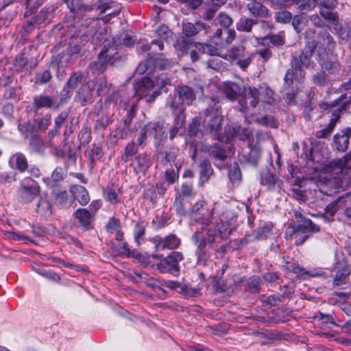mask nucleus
Listing matches in <instances>:
<instances>
[{"label": "nucleus", "instance_id": "f257e3e1", "mask_svg": "<svg viewBox=\"0 0 351 351\" xmlns=\"http://www.w3.org/2000/svg\"><path fill=\"white\" fill-rule=\"evenodd\" d=\"M64 1L66 3L70 11L72 13H75L76 16H74V18H80L81 16L84 18V16L83 15V13H88L93 11L94 10H99V14H101L106 12L112 7V3L109 2L108 0H100L97 5L95 4L86 6H84L83 0H64ZM119 12V10H116L112 12L108 13L106 16L101 19L102 22H101L97 17H88L86 19H82L80 23V21H78L74 25L69 24L68 22H64L65 26L70 28L66 32V34L71 38L77 39V37L82 36V32H83L82 34H84L88 31V27H90L91 26L93 20L97 19L101 24L104 23L105 25H106V23L112 18V16H117Z\"/></svg>", "mask_w": 351, "mask_h": 351}, {"label": "nucleus", "instance_id": "f03ea898", "mask_svg": "<svg viewBox=\"0 0 351 351\" xmlns=\"http://www.w3.org/2000/svg\"><path fill=\"white\" fill-rule=\"evenodd\" d=\"M106 27L107 25L104 23L101 24L97 19L93 20L91 26L88 27V31L80 36L82 41H87L91 38V43L94 45H98L104 40L103 48L99 54V60L92 62L90 64V69L93 73L103 71L104 64H113V59L118 58V57H115L117 46L114 45V38L108 35Z\"/></svg>", "mask_w": 351, "mask_h": 351}, {"label": "nucleus", "instance_id": "7ed1b4c3", "mask_svg": "<svg viewBox=\"0 0 351 351\" xmlns=\"http://www.w3.org/2000/svg\"><path fill=\"white\" fill-rule=\"evenodd\" d=\"M322 192L330 195L337 190H346L351 185V156L346 155L333 160L324 168Z\"/></svg>", "mask_w": 351, "mask_h": 351}, {"label": "nucleus", "instance_id": "20e7f679", "mask_svg": "<svg viewBox=\"0 0 351 351\" xmlns=\"http://www.w3.org/2000/svg\"><path fill=\"white\" fill-rule=\"evenodd\" d=\"M343 89L351 90V79L343 84ZM351 106V93L349 97L347 94L341 95L332 102H323L320 104L322 110H330L332 117L328 125L323 129L315 132V136L319 138H324L330 136L335 128L341 114L350 108Z\"/></svg>", "mask_w": 351, "mask_h": 351}, {"label": "nucleus", "instance_id": "39448f33", "mask_svg": "<svg viewBox=\"0 0 351 351\" xmlns=\"http://www.w3.org/2000/svg\"><path fill=\"white\" fill-rule=\"evenodd\" d=\"M317 43L315 40L308 41L305 49L299 53H295L291 62V68L287 71L284 80L285 84L288 87L293 84V79L304 77V69L313 68L311 56L315 49Z\"/></svg>", "mask_w": 351, "mask_h": 351}, {"label": "nucleus", "instance_id": "423d86ee", "mask_svg": "<svg viewBox=\"0 0 351 351\" xmlns=\"http://www.w3.org/2000/svg\"><path fill=\"white\" fill-rule=\"evenodd\" d=\"M171 82V77L165 73L160 74L154 81L149 77H144L134 87L136 95L141 99L145 98L147 102L152 103L160 94L159 91L153 90V88L156 86L158 89H162L165 86L170 84Z\"/></svg>", "mask_w": 351, "mask_h": 351}, {"label": "nucleus", "instance_id": "0eeeda50", "mask_svg": "<svg viewBox=\"0 0 351 351\" xmlns=\"http://www.w3.org/2000/svg\"><path fill=\"white\" fill-rule=\"evenodd\" d=\"M274 93L267 86H260L258 88L249 86L245 90V105L241 104V111L246 112L250 108H254L259 101L272 104L275 101Z\"/></svg>", "mask_w": 351, "mask_h": 351}, {"label": "nucleus", "instance_id": "6e6552de", "mask_svg": "<svg viewBox=\"0 0 351 351\" xmlns=\"http://www.w3.org/2000/svg\"><path fill=\"white\" fill-rule=\"evenodd\" d=\"M195 97L193 89L189 86H178L175 90V94L169 95L166 105L172 110H178V112H180V110L184 111V109L181 107L182 104L191 105Z\"/></svg>", "mask_w": 351, "mask_h": 351}, {"label": "nucleus", "instance_id": "1a4fd4ad", "mask_svg": "<svg viewBox=\"0 0 351 351\" xmlns=\"http://www.w3.org/2000/svg\"><path fill=\"white\" fill-rule=\"evenodd\" d=\"M206 234L207 238L202 231L197 230L192 237L193 241L197 247L195 254L197 257L198 265H206L209 258V254L206 250V245L208 243L210 247L211 243L215 241L214 237H211L210 228L208 230Z\"/></svg>", "mask_w": 351, "mask_h": 351}, {"label": "nucleus", "instance_id": "9d476101", "mask_svg": "<svg viewBox=\"0 0 351 351\" xmlns=\"http://www.w3.org/2000/svg\"><path fill=\"white\" fill-rule=\"evenodd\" d=\"M253 55L247 51L242 45L232 47L223 58L233 64H236L241 69L245 70L251 63Z\"/></svg>", "mask_w": 351, "mask_h": 351}, {"label": "nucleus", "instance_id": "9b49d317", "mask_svg": "<svg viewBox=\"0 0 351 351\" xmlns=\"http://www.w3.org/2000/svg\"><path fill=\"white\" fill-rule=\"evenodd\" d=\"M204 113L208 119V129L210 130V132L213 134L217 138L219 137V135L226 136V134L223 135L219 133L222 115L219 110L218 103L213 100Z\"/></svg>", "mask_w": 351, "mask_h": 351}, {"label": "nucleus", "instance_id": "f8f14e48", "mask_svg": "<svg viewBox=\"0 0 351 351\" xmlns=\"http://www.w3.org/2000/svg\"><path fill=\"white\" fill-rule=\"evenodd\" d=\"M319 231V228L314 224L311 220H304V224H299L297 230L293 228L287 229L285 232L286 236L290 235L295 240L297 245H302L308 238L307 233L313 232H317Z\"/></svg>", "mask_w": 351, "mask_h": 351}, {"label": "nucleus", "instance_id": "ddd939ff", "mask_svg": "<svg viewBox=\"0 0 351 351\" xmlns=\"http://www.w3.org/2000/svg\"><path fill=\"white\" fill-rule=\"evenodd\" d=\"M20 185L19 198L24 203L32 202L40 194V186L36 181L30 177L23 179Z\"/></svg>", "mask_w": 351, "mask_h": 351}, {"label": "nucleus", "instance_id": "4468645a", "mask_svg": "<svg viewBox=\"0 0 351 351\" xmlns=\"http://www.w3.org/2000/svg\"><path fill=\"white\" fill-rule=\"evenodd\" d=\"M183 260V255L180 252H172L167 257L161 259L157 265L158 269L162 273H171L178 275L179 273V263Z\"/></svg>", "mask_w": 351, "mask_h": 351}, {"label": "nucleus", "instance_id": "2eb2a0df", "mask_svg": "<svg viewBox=\"0 0 351 351\" xmlns=\"http://www.w3.org/2000/svg\"><path fill=\"white\" fill-rule=\"evenodd\" d=\"M317 60L322 69L329 74H335L339 70V63L332 53H329L326 49L319 47L317 50Z\"/></svg>", "mask_w": 351, "mask_h": 351}, {"label": "nucleus", "instance_id": "dca6fc26", "mask_svg": "<svg viewBox=\"0 0 351 351\" xmlns=\"http://www.w3.org/2000/svg\"><path fill=\"white\" fill-rule=\"evenodd\" d=\"M89 80L88 73L86 71L73 72L66 82L62 92L67 97L72 95L73 91L79 86H82Z\"/></svg>", "mask_w": 351, "mask_h": 351}, {"label": "nucleus", "instance_id": "f3484780", "mask_svg": "<svg viewBox=\"0 0 351 351\" xmlns=\"http://www.w3.org/2000/svg\"><path fill=\"white\" fill-rule=\"evenodd\" d=\"M247 88H243L232 82H223L222 90L227 99L230 101L237 100L239 96L244 94V100L239 103V109L241 111V104L245 105V90Z\"/></svg>", "mask_w": 351, "mask_h": 351}, {"label": "nucleus", "instance_id": "a211bd4d", "mask_svg": "<svg viewBox=\"0 0 351 351\" xmlns=\"http://www.w3.org/2000/svg\"><path fill=\"white\" fill-rule=\"evenodd\" d=\"M226 136L219 135V139L222 141H230L234 138H238L241 141H249L250 142V137L252 132L240 125L228 126L225 128Z\"/></svg>", "mask_w": 351, "mask_h": 351}, {"label": "nucleus", "instance_id": "6ab92c4d", "mask_svg": "<svg viewBox=\"0 0 351 351\" xmlns=\"http://www.w3.org/2000/svg\"><path fill=\"white\" fill-rule=\"evenodd\" d=\"M156 34L159 38L153 40L150 44L142 45L141 47L143 51H147L152 49L156 51L155 47H158L160 51H162L164 48L163 40L169 38L171 34V32L167 26L161 25L156 30Z\"/></svg>", "mask_w": 351, "mask_h": 351}, {"label": "nucleus", "instance_id": "aec40b11", "mask_svg": "<svg viewBox=\"0 0 351 351\" xmlns=\"http://www.w3.org/2000/svg\"><path fill=\"white\" fill-rule=\"evenodd\" d=\"M332 271L335 272L333 280V286L335 287L345 284L346 278L351 273V269L344 258L337 261L335 263Z\"/></svg>", "mask_w": 351, "mask_h": 351}, {"label": "nucleus", "instance_id": "412c9836", "mask_svg": "<svg viewBox=\"0 0 351 351\" xmlns=\"http://www.w3.org/2000/svg\"><path fill=\"white\" fill-rule=\"evenodd\" d=\"M53 97L38 95L33 97V110L37 112L41 108L58 110L60 105Z\"/></svg>", "mask_w": 351, "mask_h": 351}, {"label": "nucleus", "instance_id": "4be33fe9", "mask_svg": "<svg viewBox=\"0 0 351 351\" xmlns=\"http://www.w3.org/2000/svg\"><path fill=\"white\" fill-rule=\"evenodd\" d=\"M156 250H173L178 247L180 243V239L174 234H169L165 238L155 237L152 239Z\"/></svg>", "mask_w": 351, "mask_h": 351}, {"label": "nucleus", "instance_id": "5701e85b", "mask_svg": "<svg viewBox=\"0 0 351 351\" xmlns=\"http://www.w3.org/2000/svg\"><path fill=\"white\" fill-rule=\"evenodd\" d=\"M95 83L89 80L80 86L77 93V97L82 105L93 102Z\"/></svg>", "mask_w": 351, "mask_h": 351}, {"label": "nucleus", "instance_id": "b1692460", "mask_svg": "<svg viewBox=\"0 0 351 351\" xmlns=\"http://www.w3.org/2000/svg\"><path fill=\"white\" fill-rule=\"evenodd\" d=\"M78 224L85 230L91 228L94 215L85 208H78L73 215Z\"/></svg>", "mask_w": 351, "mask_h": 351}, {"label": "nucleus", "instance_id": "393cba45", "mask_svg": "<svg viewBox=\"0 0 351 351\" xmlns=\"http://www.w3.org/2000/svg\"><path fill=\"white\" fill-rule=\"evenodd\" d=\"M150 155L146 153L136 156L131 163L136 173H145L151 166Z\"/></svg>", "mask_w": 351, "mask_h": 351}, {"label": "nucleus", "instance_id": "a878e982", "mask_svg": "<svg viewBox=\"0 0 351 351\" xmlns=\"http://www.w3.org/2000/svg\"><path fill=\"white\" fill-rule=\"evenodd\" d=\"M349 293H343V292H334L332 293L330 298H329V302L330 304L334 305H339L341 306V310L347 315H351V307L344 304V302H346L350 298Z\"/></svg>", "mask_w": 351, "mask_h": 351}, {"label": "nucleus", "instance_id": "bb28decb", "mask_svg": "<svg viewBox=\"0 0 351 351\" xmlns=\"http://www.w3.org/2000/svg\"><path fill=\"white\" fill-rule=\"evenodd\" d=\"M205 205V201L204 200H200L197 202L191 208V213L193 215H194V219L196 221V223L201 226V229L204 230L207 226H208L210 223V219L209 217L210 213L208 211L206 212V215L208 217H196L197 214H199L200 211L204 210V206Z\"/></svg>", "mask_w": 351, "mask_h": 351}, {"label": "nucleus", "instance_id": "cd10ccee", "mask_svg": "<svg viewBox=\"0 0 351 351\" xmlns=\"http://www.w3.org/2000/svg\"><path fill=\"white\" fill-rule=\"evenodd\" d=\"M351 137V128L350 127L341 130L334 136V142L336 148L341 152L347 149L349 145V138Z\"/></svg>", "mask_w": 351, "mask_h": 351}, {"label": "nucleus", "instance_id": "c85d7f7f", "mask_svg": "<svg viewBox=\"0 0 351 351\" xmlns=\"http://www.w3.org/2000/svg\"><path fill=\"white\" fill-rule=\"evenodd\" d=\"M247 8L250 12L256 17L267 18L270 16L269 11L258 0H248Z\"/></svg>", "mask_w": 351, "mask_h": 351}, {"label": "nucleus", "instance_id": "c756f323", "mask_svg": "<svg viewBox=\"0 0 351 351\" xmlns=\"http://www.w3.org/2000/svg\"><path fill=\"white\" fill-rule=\"evenodd\" d=\"M69 192L82 206H86L90 201L88 192L83 186L77 184L72 185L69 189Z\"/></svg>", "mask_w": 351, "mask_h": 351}, {"label": "nucleus", "instance_id": "7c9ffc66", "mask_svg": "<svg viewBox=\"0 0 351 351\" xmlns=\"http://www.w3.org/2000/svg\"><path fill=\"white\" fill-rule=\"evenodd\" d=\"M9 164L12 169H16L20 172H24L28 169L27 158L21 152L13 154L10 158Z\"/></svg>", "mask_w": 351, "mask_h": 351}, {"label": "nucleus", "instance_id": "2f4dec72", "mask_svg": "<svg viewBox=\"0 0 351 351\" xmlns=\"http://www.w3.org/2000/svg\"><path fill=\"white\" fill-rule=\"evenodd\" d=\"M185 116L183 113V110H180V112L176 115L173 126L169 130V138L173 140L175 136L180 132V131L184 127Z\"/></svg>", "mask_w": 351, "mask_h": 351}, {"label": "nucleus", "instance_id": "473e14b6", "mask_svg": "<svg viewBox=\"0 0 351 351\" xmlns=\"http://www.w3.org/2000/svg\"><path fill=\"white\" fill-rule=\"evenodd\" d=\"M219 142L214 146L210 147L208 149V154L215 158L220 160H223L226 157V151L223 147V143H227L228 141H222L217 138Z\"/></svg>", "mask_w": 351, "mask_h": 351}, {"label": "nucleus", "instance_id": "72a5a7b5", "mask_svg": "<svg viewBox=\"0 0 351 351\" xmlns=\"http://www.w3.org/2000/svg\"><path fill=\"white\" fill-rule=\"evenodd\" d=\"M284 269L288 272H292L294 274H300L301 276L303 275H308L311 276H317L322 275V273H316L313 274L310 271H306L303 268L300 267L298 264L293 262L285 261V265H284Z\"/></svg>", "mask_w": 351, "mask_h": 351}, {"label": "nucleus", "instance_id": "f704fd0d", "mask_svg": "<svg viewBox=\"0 0 351 351\" xmlns=\"http://www.w3.org/2000/svg\"><path fill=\"white\" fill-rule=\"evenodd\" d=\"M332 10L319 8L320 15L334 25V29L339 31L341 29L338 22L337 14L331 11Z\"/></svg>", "mask_w": 351, "mask_h": 351}, {"label": "nucleus", "instance_id": "c9c22d12", "mask_svg": "<svg viewBox=\"0 0 351 351\" xmlns=\"http://www.w3.org/2000/svg\"><path fill=\"white\" fill-rule=\"evenodd\" d=\"M199 183L203 184L206 182L213 173L210 162L208 160H202L200 162Z\"/></svg>", "mask_w": 351, "mask_h": 351}, {"label": "nucleus", "instance_id": "e433bc0d", "mask_svg": "<svg viewBox=\"0 0 351 351\" xmlns=\"http://www.w3.org/2000/svg\"><path fill=\"white\" fill-rule=\"evenodd\" d=\"M51 8H46L40 10V12L35 16L34 23L36 25H46L49 23L51 18L52 17Z\"/></svg>", "mask_w": 351, "mask_h": 351}, {"label": "nucleus", "instance_id": "4c0bfd02", "mask_svg": "<svg viewBox=\"0 0 351 351\" xmlns=\"http://www.w3.org/2000/svg\"><path fill=\"white\" fill-rule=\"evenodd\" d=\"M147 130L149 132V136L156 139H162L165 133L163 126L160 123H149L147 124Z\"/></svg>", "mask_w": 351, "mask_h": 351}, {"label": "nucleus", "instance_id": "58836bf2", "mask_svg": "<svg viewBox=\"0 0 351 351\" xmlns=\"http://www.w3.org/2000/svg\"><path fill=\"white\" fill-rule=\"evenodd\" d=\"M204 28L202 23L197 22L195 25L192 23H184L182 25V31L188 37L193 36L196 34L200 29Z\"/></svg>", "mask_w": 351, "mask_h": 351}, {"label": "nucleus", "instance_id": "ea45409f", "mask_svg": "<svg viewBox=\"0 0 351 351\" xmlns=\"http://www.w3.org/2000/svg\"><path fill=\"white\" fill-rule=\"evenodd\" d=\"M104 197L107 201L110 202L112 204H116L119 202L118 195L120 193V189L118 186L112 184L110 186H108L104 189Z\"/></svg>", "mask_w": 351, "mask_h": 351}, {"label": "nucleus", "instance_id": "a19ab883", "mask_svg": "<svg viewBox=\"0 0 351 351\" xmlns=\"http://www.w3.org/2000/svg\"><path fill=\"white\" fill-rule=\"evenodd\" d=\"M177 156L176 149L170 152H159L157 155V160L159 162L162 163L163 166H167L171 162H173Z\"/></svg>", "mask_w": 351, "mask_h": 351}, {"label": "nucleus", "instance_id": "79ce46f5", "mask_svg": "<svg viewBox=\"0 0 351 351\" xmlns=\"http://www.w3.org/2000/svg\"><path fill=\"white\" fill-rule=\"evenodd\" d=\"M18 130L21 134L25 138L29 135H33L34 133L37 132L34 122L31 123L30 121L19 123L18 124Z\"/></svg>", "mask_w": 351, "mask_h": 351}, {"label": "nucleus", "instance_id": "37998d69", "mask_svg": "<svg viewBox=\"0 0 351 351\" xmlns=\"http://www.w3.org/2000/svg\"><path fill=\"white\" fill-rule=\"evenodd\" d=\"M256 21L247 17H241L237 23V29L240 32H250L254 25L256 24Z\"/></svg>", "mask_w": 351, "mask_h": 351}, {"label": "nucleus", "instance_id": "c03bdc74", "mask_svg": "<svg viewBox=\"0 0 351 351\" xmlns=\"http://www.w3.org/2000/svg\"><path fill=\"white\" fill-rule=\"evenodd\" d=\"M68 117V112H62L56 119H55V127L53 130L49 132V136L51 138H53L56 135H57L59 132V129L64 124Z\"/></svg>", "mask_w": 351, "mask_h": 351}, {"label": "nucleus", "instance_id": "a18cd8bd", "mask_svg": "<svg viewBox=\"0 0 351 351\" xmlns=\"http://www.w3.org/2000/svg\"><path fill=\"white\" fill-rule=\"evenodd\" d=\"M254 122L261 125L265 127H270L271 128H276L278 126V121L272 115H265L261 117H256L254 119Z\"/></svg>", "mask_w": 351, "mask_h": 351}, {"label": "nucleus", "instance_id": "49530a36", "mask_svg": "<svg viewBox=\"0 0 351 351\" xmlns=\"http://www.w3.org/2000/svg\"><path fill=\"white\" fill-rule=\"evenodd\" d=\"M138 147L134 142L128 143L125 149L124 152L121 156V161L123 163L128 162L130 159L137 153Z\"/></svg>", "mask_w": 351, "mask_h": 351}, {"label": "nucleus", "instance_id": "de8ad7c7", "mask_svg": "<svg viewBox=\"0 0 351 351\" xmlns=\"http://www.w3.org/2000/svg\"><path fill=\"white\" fill-rule=\"evenodd\" d=\"M29 147L35 152H42L44 150V144L41 138L37 134H33L29 139Z\"/></svg>", "mask_w": 351, "mask_h": 351}, {"label": "nucleus", "instance_id": "09e8293b", "mask_svg": "<svg viewBox=\"0 0 351 351\" xmlns=\"http://www.w3.org/2000/svg\"><path fill=\"white\" fill-rule=\"evenodd\" d=\"M173 64V62L162 56L153 59V66L155 69L160 70L168 69L172 67Z\"/></svg>", "mask_w": 351, "mask_h": 351}, {"label": "nucleus", "instance_id": "8fccbe9b", "mask_svg": "<svg viewBox=\"0 0 351 351\" xmlns=\"http://www.w3.org/2000/svg\"><path fill=\"white\" fill-rule=\"evenodd\" d=\"M38 212L44 216H49L51 214V205L45 198H41L37 204Z\"/></svg>", "mask_w": 351, "mask_h": 351}, {"label": "nucleus", "instance_id": "3c124183", "mask_svg": "<svg viewBox=\"0 0 351 351\" xmlns=\"http://www.w3.org/2000/svg\"><path fill=\"white\" fill-rule=\"evenodd\" d=\"M97 85V93L99 96L106 95L109 90L110 85L108 83L105 77H101L99 79L98 82L95 83Z\"/></svg>", "mask_w": 351, "mask_h": 351}, {"label": "nucleus", "instance_id": "603ef678", "mask_svg": "<svg viewBox=\"0 0 351 351\" xmlns=\"http://www.w3.org/2000/svg\"><path fill=\"white\" fill-rule=\"evenodd\" d=\"M51 123V118L49 114H46L40 119L34 120L36 129L38 131H45Z\"/></svg>", "mask_w": 351, "mask_h": 351}, {"label": "nucleus", "instance_id": "864d4df0", "mask_svg": "<svg viewBox=\"0 0 351 351\" xmlns=\"http://www.w3.org/2000/svg\"><path fill=\"white\" fill-rule=\"evenodd\" d=\"M162 285L171 289H174L181 293H186L187 290L186 286L183 285L182 283L178 281L164 280Z\"/></svg>", "mask_w": 351, "mask_h": 351}, {"label": "nucleus", "instance_id": "5fc2aeb1", "mask_svg": "<svg viewBox=\"0 0 351 351\" xmlns=\"http://www.w3.org/2000/svg\"><path fill=\"white\" fill-rule=\"evenodd\" d=\"M276 178L268 171H265L261 174V183L263 185L267 186L269 188L274 186L276 184Z\"/></svg>", "mask_w": 351, "mask_h": 351}, {"label": "nucleus", "instance_id": "6e6d98bb", "mask_svg": "<svg viewBox=\"0 0 351 351\" xmlns=\"http://www.w3.org/2000/svg\"><path fill=\"white\" fill-rule=\"evenodd\" d=\"M227 36L225 40H221L220 41H215V45L221 47L231 44L236 37V32L234 29H227L225 31Z\"/></svg>", "mask_w": 351, "mask_h": 351}, {"label": "nucleus", "instance_id": "4d7b16f0", "mask_svg": "<svg viewBox=\"0 0 351 351\" xmlns=\"http://www.w3.org/2000/svg\"><path fill=\"white\" fill-rule=\"evenodd\" d=\"M274 18L278 23H289L292 19V14L287 10H281L275 12Z\"/></svg>", "mask_w": 351, "mask_h": 351}, {"label": "nucleus", "instance_id": "13d9d810", "mask_svg": "<svg viewBox=\"0 0 351 351\" xmlns=\"http://www.w3.org/2000/svg\"><path fill=\"white\" fill-rule=\"evenodd\" d=\"M264 40H268L274 46H282L285 44L284 33L278 34H270L264 38Z\"/></svg>", "mask_w": 351, "mask_h": 351}, {"label": "nucleus", "instance_id": "bf43d9fd", "mask_svg": "<svg viewBox=\"0 0 351 351\" xmlns=\"http://www.w3.org/2000/svg\"><path fill=\"white\" fill-rule=\"evenodd\" d=\"M196 47L204 53H208L210 56L219 55L218 48L209 44L199 43Z\"/></svg>", "mask_w": 351, "mask_h": 351}, {"label": "nucleus", "instance_id": "052dcab7", "mask_svg": "<svg viewBox=\"0 0 351 351\" xmlns=\"http://www.w3.org/2000/svg\"><path fill=\"white\" fill-rule=\"evenodd\" d=\"M249 148L250 149V155L252 156V164L256 165L261 156V149L257 145H253L252 141L248 143Z\"/></svg>", "mask_w": 351, "mask_h": 351}, {"label": "nucleus", "instance_id": "680f3d73", "mask_svg": "<svg viewBox=\"0 0 351 351\" xmlns=\"http://www.w3.org/2000/svg\"><path fill=\"white\" fill-rule=\"evenodd\" d=\"M217 21L221 26H223L225 28H228L233 22L232 19L224 12H220L218 14Z\"/></svg>", "mask_w": 351, "mask_h": 351}, {"label": "nucleus", "instance_id": "e2e57ef3", "mask_svg": "<svg viewBox=\"0 0 351 351\" xmlns=\"http://www.w3.org/2000/svg\"><path fill=\"white\" fill-rule=\"evenodd\" d=\"M228 176L232 184L239 183L241 179V173L238 166L232 167L229 170Z\"/></svg>", "mask_w": 351, "mask_h": 351}, {"label": "nucleus", "instance_id": "0e129e2a", "mask_svg": "<svg viewBox=\"0 0 351 351\" xmlns=\"http://www.w3.org/2000/svg\"><path fill=\"white\" fill-rule=\"evenodd\" d=\"M102 149L99 145H94L92 149L88 152V158L91 162L98 160L101 157Z\"/></svg>", "mask_w": 351, "mask_h": 351}, {"label": "nucleus", "instance_id": "69168bd1", "mask_svg": "<svg viewBox=\"0 0 351 351\" xmlns=\"http://www.w3.org/2000/svg\"><path fill=\"white\" fill-rule=\"evenodd\" d=\"M273 228L272 223H267L264 226L256 230L260 239H267L271 232Z\"/></svg>", "mask_w": 351, "mask_h": 351}, {"label": "nucleus", "instance_id": "338daca9", "mask_svg": "<svg viewBox=\"0 0 351 351\" xmlns=\"http://www.w3.org/2000/svg\"><path fill=\"white\" fill-rule=\"evenodd\" d=\"M217 278V276H215L214 278L215 290L217 292H220V293L228 291L230 288V286L226 282H225L223 281V280L219 278L218 280H216Z\"/></svg>", "mask_w": 351, "mask_h": 351}, {"label": "nucleus", "instance_id": "774afa93", "mask_svg": "<svg viewBox=\"0 0 351 351\" xmlns=\"http://www.w3.org/2000/svg\"><path fill=\"white\" fill-rule=\"evenodd\" d=\"M66 176V172L60 167H56L51 174V179L55 182H59L64 180Z\"/></svg>", "mask_w": 351, "mask_h": 351}]
</instances>
